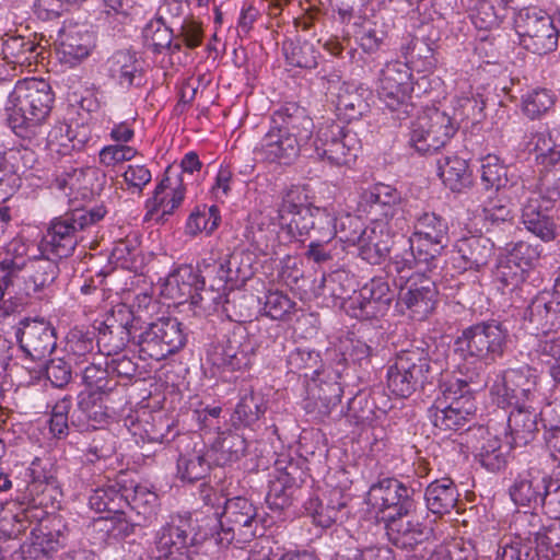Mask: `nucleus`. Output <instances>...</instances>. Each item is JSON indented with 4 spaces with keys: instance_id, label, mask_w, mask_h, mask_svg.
I'll return each mask as SVG.
<instances>
[{
    "instance_id": "obj_46",
    "label": "nucleus",
    "mask_w": 560,
    "mask_h": 560,
    "mask_svg": "<svg viewBox=\"0 0 560 560\" xmlns=\"http://www.w3.org/2000/svg\"><path fill=\"white\" fill-rule=\"evenodd\" d=\"M242 254H231L220 261L209 259L210 266L205 267L207 275L212 276L213 272L219 275V285L226 288L230 284L231 289L238 287L248 280L252 276L250 266L243 265Z\"/></svg>"
},
{
    "instance_id": "obj_31",
    "label": "nucleus",
    "mask_w": 560,
    "mask_h": 560,
    "mask_svg": "<svg viewBox=\"0 0 560 560\" xmlns=\"http://www.w3.org/2000/svg\"><path fill=\"white\" fill-rule=\"evenodd\" d=\"M388 540L400 549L412 550L429 540L433 529L413 513L410 516H383Z\"/></svg>"
},
{
    "instance_id": "obj_38",
    "label": "nucleus",
    "mask_w": 560,
    "mask_h": 560,
    "mask_svg": "<svg viewBox=\"0 0 560 560\" xmlns=\"http://www.w3.org/2000/svg\"><path fill=\"white\" fill-rule=\"evenodd\" d=\"M508 417V438L511 445L525 446L532 442L539 429L540 415L533 404L513 406Z\"/></svg>"
},
{
    "instance_id": "obj_27",
    "label": "nucleus",
    "mask_w": 560,
    "mask_h": 560,
    "mask_svg": "<svg viewBox=\"0 0 560 560\" xmlns=\"http://www.w3.org/2000/svg\"><path fill=\"white\" fill-rule=\"evenodd\" d=\"M185 194L186 187L182 174L173 178L167 168L162 180L155 186L153 196L145 201V220L165 221L183 203Z\"/></svg>"
},
{
    "instance_id": "obj_4",
    "label": "nucleus",
    "mask_w": 560,
    "mask_h": 560,
    "mask_svg": "<svg viewBox=\"0 0 560 560\" xmlns=\"http://www.w3.org/2000/svg\"><path fill=\"white\" fill-rule=\"evenodd\" d=\"M482 110L475 97H459L451 117L436 107H427L411 120L409 144L421 154H431L443 148L458 129V120L468 118L475 110Z\"/></svg>"
},
{
    "instance_id": "obj_17",
    "label": "nucleus",
    "mask_w": 560,
    "mask_h": 560,
    "mask_svg": "<svg viewBox=\"0 0 560 560\" xmlns=\"http://www.w3.org/2000/svg\"><path fill=\"white\" fill-rule=\"evenodd\" d=\"M524 328L532 335L544 336L546 339L541 351L555 357L560 352L556 335L560 330V303L544 290L535 295L527 306L524 317Z\"/></svg>"
},
{
    "instance_id": "obj_50",
    "label": "nucleus",
    "mask_w": 560,
    "mask_h": 560,
    "mask_svg": "<svg viewBox=\"0 0 560 560\" xmlns=\"http://www.w3.org/2000/svg\"><path fill=\"white\" fill-rule=\"evenodd\" d=\"M406 247H404L400 252L394 254L390 257L389 267L398 275L416 270V275H420L422 272H432L440 267L439 261L434 258L420 256L418 248L415 247V244H411V240L408 238L406 241Z\"/></svg>"
},
{
    "instance_id": "obj_43",
    "label": "nucleus",
    "mask_w": 560,
    "mask_h": 560,
    "mask_svg": "<svg viewBox=\"0 0 560 560\" xmlns=\"http://www.w3.org/2000/svg\"><path fill=\"white\" fill-rule=\"evenodd\" d=\"M97 174V170L92 167L71 168L57 175L52 187L69 198L86 197L93 191V180Z\"/></svg>"
},
{
    "instance_id": "obj_26",
    "label": "nucleus",
    "mask_w": 560,
    "mask_h": 560,
    "mask_svg": "<svg viewBox=\"0 0 560 560\" xmlns=\"http://www.w3.org/2000/svg\"><path fill=\"white\" fill-rule=\"evenodd\" d=\"M15 337L21 350L34 361L46 359L57 345L55 328L44 319H22Z\"/></svg>"
},
{
    "instance_id": "obj_41",
    "label": "nucleus",
    "mask_w": 560,
    "mask_h": 560,
    "mask_svg": "<svg viewBox=\"0 0 560 560\" xmlns=\"http://www.w3.org/2000/svg\"><path fill=\"white\" fill-rule=\"evenodd\" d=\"M209 259H202L196 266L182 265L168 277V285L177 288L178 298L188 301L203 284L207 283L205 267H209Z\"/></svg>"
},
{
    "instance_id": "obj_54",
    "label": "nucleus",
    "mask_w": 560,
    "mask_h": 560,
    "mask_svg": "<svg viewBox=\"0 0 560 560\" xmlns=\"http://www.w3.org/2000/svg\"><path fill=\"white\" fill-rule=\"evenodd\" d=\"M106 417L102 405L95 401L94 396H86L85 392H81L78 395L77 409L71 415V427L80 432L89 431L105 422Z\"/></svg>"
},
{
    "instance_id": "obj_55",
    "label": "nucleus",
    "mask_w": 560,
    "mask_h": 560,
    "mask_svg": "<svg viewBox=\"0 0 560 560\" xmlns=\"http://www.w3.org/2000/svg\"><path fill=\"white\" fill-rule=\"evenodd\" d=\"M221 223V212L218 206L197 205L189 213L185 223V234L195 237L201 233L211 235Z\"/></svg>"
},
{
    "instance_id": "obj_13",
    "label": "nucleus",
    "mask_w": 560,
    "mask_h": 560,
    "mask_svg": "<svg viewBox=\"0 0 560 560\" xmlns=\"http://www.w3.org/2000/svg\"><path fill=\"white\" fill-rule=\"evenodd\" d=\"M205 520L192 517L191 514H177L170 517L154 536L158 558H170L175 555L187 557L190 549L210 540Z\"/></svg>"
},
{
    "instance_id": "obj_57",
    "label": "nucleus",
    "mask_w": 560,
    "mask_h": 560,
    "mask_svg": "<svg viewBox=\"0 0 560 560\" xmlns=\"http://www.w3.org/2000/svg\"><path fill=\"white\" fill-rule=\"evenodd\" d=\"M512 447L515 446L511 445L509 441L504 444L497 435L488 433L477 456L482 467L494 472L501 470L506 465L508 455Z\"/></svg>"
},
{
    "instance_id": "obj_60",
    "label": "nucleus",
    "mask_w": 560,
    "mask_h": 560,
    "mask_svg": "<svg viewBox=\"0 0 560 560\" xmlns=\"http://www.w3.org/2000/svg\"><path fill=\"white\" fill-rule=\"evenodd\" d=\"M481 184L486 190L499 191L510 183L508 167L497 155H487L481 160Z\"/></svg>"
},
{
    "instance_id": "obj_22",
    "label": "nucleus",
    "mask_w": 560,
    "mask_h": 560,
    "mask_svg": "<svg viewBox=\"0 0 560 560\" xmlns=\"http://www.w3.org/2000/svg\"><path fill=\"white\" fill-rule=\"evenodd\" d=\"M395 299L394 291L383 278H372L346 305L347 313L360 320L384 317Z\"/></svg>"
},
{
    "instance_id": "obj_6",
    "label": "nucleus",
    "mask_w": 560,
    "mask_h": 560,
    "mask_svg": "<svg viewBox=\"0 0 560 560\" xmlns=\"http://www.w3.org/2000/svg\"><path fill=\"white\" fill-rule=\"evenodd\" d=\"M106 214L103 206L75 208L50 221L38 244V252L61 259L69 257L83 241V233Z\"/></svg>"
},
{
    "instance_id": "obj_10",
    "label": "nucleus",
    "mask_w": 560,
    "mask_h": 560,
    "mask_svg": "<svg viewBox=\"0 0 560 560\" xmlns=\"http://www.w3.org/2000/svg\"><path fill=\"white\" fill-rule=\"evenodd\" d=\"M509 337L508 327L497 319L477 323L465 328L455 339V352L463 359L493 363L504 353Z\"/></svg>"
},
{
    "instance_id": "obj_19",
    "label": "nucleus",
    "mask_w": 560,
    "mask_h": 560,
    "mask_svg": "<svg viewBox=\"0 0 560 560\" xmlns=\"http://www.w3.org/2000/svg\"><path fill=\"white\" fill-rule=\"evenodd\" d=\"M514 23L526 49L542 55L558 47V28L552 18L544 10L537 7L520 9Z\"/></svg>"
},
{
    "instance_id": "obj_21",
    "label": "nucleus",
    "mask_w": 560,
    "mask_h": 560,
    "mask_svg": "<svg viewBox=\"0 0 560 560\" xmlns=\"http://www.w3.org/2000/svg\"><path fill=\"white\" fill-rule=\"evenodd\" d=\"M417 490L398 480L386 477L371 485L368 501L378 512H388L385 516H410L417 509Z\"/></svg>"
},
{
    "instance_id": "obj_16",
    "label": "nucleus",
    "mask_w": 560,
    "mask_h": 560,
    "mask_svg": "<svg viewBox=\"0 0 560 560\" xmlns=\"http://www.w3.org/2000/svg\"><path fill=\"white\" fill-rule=\"evenodd\" d=\"M539 380L537 369L528 364L512 366L502 372L501 380L491 387V395L502 407L534 404L541 397Z\"/></svg>"
},
{
    "instance_id": "obj_59",
    "label": "nucleus",
    "mask_w": 560,
    "mask_h": 560,
    "mask_svg": "<svg viewBox=\"0 0 560 560\" xmlns=\"http://www.w3.org/2000/svg\"><path fill=\"white\" fill-rule=\"evenodd\" d=\"M282 50L287 62L292 67L311 70L315 69L318 65L319 52L314 44L307 40L284 42Z\"/></svg>"
},
{
    "instance_id": "obj_42",
    "label": "nucleus",
    "mask_w": 560,
    "mask_h": 560,
    "mask_svg": "<svg viewBox=\"0 0 560 560\" xmlns=\"http://www.w3.org/2000/svg\"><path fill=\"white\" fill-rule=\"evenodd\" d=\"M94 36L88 30L72 27L62 31L58 38V52L65 62L74 65L89 56Z\"/></svg>"
},
{
    "instance_id": "obj_40",
    "label": "nucleus",
    "mask_w": 560,
    "mask_h": 560,
    "mask_svg": "<svg viewBox=\"0 0 560 560\" xmlns=\"http://www.w3.org/2000/svg\"><path fill=\"white\" fill-rule=\"evenodd\" d=\"M354 277L343 268L336 269L329 273H324L318 282H314L313 292L316 296H322L327 304L336 306L354 291Z\"/></svg>"
},
{
    "instance_id": "obj_24",
    "label": "nucleus",
    "mask_w": 560,
    "mask_h": 560,
    "mask_svg": "<svg viewBox=\"0 0 560 560\" xmlns=\"http://www.w3.org/2000/svg\"><path fill=\"white\" fill-rule=\"evenodd\" d=\"M420 256L441 262V254L448 242V223L435 212H422L415 217L413 232L409 236Z\"/></svg>"
},
{
    "instance_id": "obj_37",
    "label": "nucleus",
    "mask_w": 560,
    "mask_h": 560,
    "mask_svg": "<svg viewBox=\"0 0 560 560\" xmlns=\"http://www.w3.org/2000/svg\"><path fill=\"white\" fill-rule=\"evenodd\" d=\"M58 258L51 255L42 254L30 257L26 261L20 264L12 261L13 268H25L28 272L27 287L39 298L47 296L46 291H50L51 285L59 275Z\"/></svg>"
},
{
    "instance_id": "obj_61",
    "label": "nucleus",
    "mask_w": 560,
    "mask_h": 560,
    "mask_svg": "<svg viewBox=\"0 0 560 560\" xmlns=\"http://www.w3.org/2000/svg\"><path fill=\"white\" fill-rule=\"evenodd\" d=\"M226 288L224 285L214 287L211 284H203L190 299L191 305L200 310L206 314H211L223 308L228 312L225 303L229 301L225 299Z\"/></svg>"
},
{
    "instance_id": "obj_25",
    "label": "nucleus",
    "mask_w": 560,
    "mask_h": 560,
    "mask_svg": "<svg viewBox=\"0 0 560 560\" xmlns=\"http://www.w3.org/2000/svg\"><path fill=\"white\" fill-rule=\"evenodd\" d=\"M438 290L435 282L420 275H411L407 277L396 301V307L399 312H409V315L422 320L431 314L436 305Z\"/></svg>"
},
{
    "instance_id": "obj_20",
    "label": "nucleus",
    "mask_w": 560,
    "mask_h": 560,
    "mask_svg": "<svg viewBox=\"0 0 560 560\" xmlns=\"http://www.w3.org/2000/svg\"><path fill=\"white\" fill-rule=\"evenodd\" d=\"M412 91L409 66L401 61L386 63L380 74L377 94L385 107L397 112L398 119H402V115L408 116L412 112L413 104L409 102Z\"/></svg>"
},
{
    "instance_id": "obj_7",
    "label": "nucleus",
    "mask_w": 560,
    "mask_h": 560,
    "mask_svg": "<svg viewBox=\"0 0 560 560\" xmlns=\"http://www.w3.org/2000/svg\"><path fill=\"white\" fill-rule=\"evenodd\" d=\"M411 346L400 350L389 363L386 372V383L389 392L397 397L408 398L419 388L432 383L440 374L441 366L432 362L428 348Z\"/></svg>"
},
{
    "instance_id": "obj_3",
    "label": "nucleus",
    "mask_w": 560,
    "mask_h": 560,
    "mask_svg": "<svg viewBox=\"0 0 560 560\" xmlns=\"http://www.w3.org/2000/svg\"><path fill=\"white\" fill-rule=\"evenodd\" d=\"M271 122L258 151L264 160L290 165L300 154L307 158L314 122L304 107L285 103L273 113Z\"/></svg>"
},
{
    "instance_id": "obj_33",
    "label": "nucleus",
    "mask_w": 560,
    "mask_h": 560,
    "mask_svg": "<svg viewBox=\"0 0 560 560\" xmlns=\"http://www.w3.org/2000/svg\"><path fill=\"white\" fill-rule=\"evenodd\" d=\"M108 77L121 90L141 88L145 83L143 61L130 49L115 51L106 62Z\"/></svg>"
},
{
    "instance_id": "obj_14",
    "label": "nucleus",
    "mask_w": 560,
    "mask_h": 560,
    "mask_svg": "<svg viewBox=\"0 0 560 560\" xmlns=\"http://www.w3.org/2000/svg\"><path fill=\"white\" fill-rule=\"evenodd\" d=\"M292 195L293 209H290L292 221V242H331L336 237L335 213L327 208L314 207L303 201L299 187L285 191Z\"/></svg>"
},
{
    "instance_id": "obj_8",
    "label": "nucleus",
    "mask_w": 560,
    "mask_h": 560,
    "mask_svg": "<svg viewBox=\"0 0 560 560\" xmlns=\"http://www.w3.org/2000/svg\"><path fill=\"white\" fill-rule=\"evenodd\" d=\"M292 195H283L276 209L268 212H254L248 215L243 236L250 246L262 255L276 254L281 245L292 243L293 209Z\"/></svg>"
},
{
    "instance_id": "obj_5",
    "label": "nucleus",
    "mask_w": 560,
    "mask_h": 560,
    "mask_svg": "<svg viewBox=\"0 0 560 560\" xmlns=\"http://www.w3.org/2000/svg\"><path fill=\"white\" fill-rule=\"evenodd\" d=\"M205 523L210 540L220 547H228L234 540L245 544L258 535L257 508L242 495L224 499L221 512L215 510Z\"/></svg>"
},
{
    "instance_id": "obj_64",
    "label": "nucleus",
    "mask_w": 560,
    "mask_h": 560,
    "mask_svg": "<svg viewBox=\"0 0 560 560\" xmlns=\"http://www.w3.org/2000/svg\"><path fill=\"white\" fill-rule=\"evenodd\" d=\"M535 548L539 551V560H560L559 520L544 526L540 536L537 537Z\"/></svg>"
},
{
    "instance_id": "obj_45",
    "label": "nucleus",
    "mask_w": 560,
    "mask_h": 560,
    "mask_svg": "<svg viewBox=\"0 0 560 560\" xmlns=\"http://www.w3.org/2000/svg\"><path fill=\"white\" fill-rule=\"evenodd\" d=\"M438 175L443 184L454 192H463L472 184V174L466 159L457 155H443L438 159Z\"/></svg>"
},
{
    "instance_id": "obj_51",
    "label": "nucleus",
    "mask_w": 560,
    "mask_h": 560,
    "mask_svg": "<svg viewBox=\"0 0 560 560\" xmlns=\"http://www.w3.org/2000/svg\"><path fill=\"white\" fill-rule=\"evenodd\" d=\"M246 439L237 432L220 435L208 450V456L217 466H225L237 462L246 452Z\"/></svg>"
},
{
    "instance_id": "obj_44",
    "label": "nucleus",
    "mask_w": 560,
    "mask_h": 560,
    "mask_svg": "<svg viewBox=\"0 0 560 560\" xmlns=\"http://www.w3.org/2000/svg\"><path fill=\"white\" fill-rule=\"evenodd\" d=\"M125 479H116L109 481L107 485L98 487L92 491L89 497V505L92 510L108 515L117 512H122L128 505Z\"/></svg>"
},
{
    "instance_id": "obj_53",
    "label": "nucleus",
    "mask_w": 560,
    "mask_h": 560,
    "mask_svg": "<svg viewBox=\"0 0 560 560\" xmlns=\"http://www.w3.org/2000/svg\"><path fill=\"white\" fill-rule=\"evenodd\" d=\"M266 410L267 402L264 395L252 389H245L240 397L231 420L236 428H249L265 415Z\"/></svg>"
},
{
    "instance_id": "obj_12",
    "label": "nucleus",
    "mask_w": 560,
    "mask_h": 560,
    "mask_svg": "<svg viewBox=\"0 0 560 560\" xmlns=\"http://www.w3.org/2000/svg\"><path fill=\"white\" fill-rule=\"evenodd\" d=\"M136 323L135 342L141 358L161 361L175 354L187 342L183 324L175 317H161L145 326Z\"/></svg>"
},
{
    "instance_id": "obj_39",
    "label": "nucleus",
    "mask_w": 560,
    "mask_h": 560,
    "mask_svg": "<svg viewBox=\"0 0 560 560\" xmlns=\"http://www.w3.org/2000/svg\"><path fill=\"white\" fill-rule=\"evenodd\" d=\"M423 498L428 511L441 516L450 513L456 506L459 492L453 479L443 477L427 486Z\"/></svg>"
},
{
    "instance_id": "obj_1",
    "label": "nucleus",
    "mask_w": 560,
    "mask_h": 560,
    "mask_svg": "<svg viewBox=\"0 0 560 560\" xmlns=\"http://www.w3.org/2000/svg\"><path fill=\"white\" fill-rule=\"evenodd\" d=\"M30 478L27 490L33 498V504L22 508L12 515L11 534L25 532L33 524L31 544L24 553L31 560H51L54 556L65 548L71 537L68 523L56 514L46 512L42 506L55 499L58 492L56 469L50 458L35 457L27 468Z\"/></svg>"
},
{
    "instance_id": "obj_58",
    "label": "nucleus",
    "mask_w": 560,
    "mask_h": 560,
    "mask_svg": "<svg viewBox=\"0 0 560 560\" xmlns=\"http://www.w3.org/2000/svg\"><path fill=\"white\" fill-rule=\"evenodd\" d=\"M81 383L86 387V396L105 395L114 392L118 381L109 375L108 366L90 363L81 372Z\"/></svg>"
},
{
    "instance_id": "obj_56",
    "label": "nucleus",
    "mask_w": 560,
    "mask_h": 560,
    "mask_svg": "<svg viewBox=\"0 0 560 560\" xmlns=\"http://www.w3.org/2000/svg\"><path fill=\"white\" fill-rule=\"evenodd\" d=\"M208 451L203 447L183 453L177 459V477L182 481L194 482L205 478L210 470Z\"/></svg>"
},
{
    "instance_id": "obj_47",
    "label": "nucleus",
    "mask_w": 560,
    "mask_h": 560,
    "mask_svg": "<svg viewBox=\"0 0 560 560\" xmlns=\"http://www.w3.org/2000/svg\"><path fill=\"white\" fill-rule=\"evenodd\" d=\"M125 494L127 497L128 505L126 510L136 512L137 516L144 524H151L156 517L159 508L158 494L151 491L148 487L126 481Z\"/></svg>"
},
{
    "instance_id": "obj_15",
    "label": "nucleus",
    "mask_w": 560,
    "mask_h": 560,
    "mask_svg": "<svg viewBox=\"0 0 560 560\" xmlns=\"http://www.w3.org/2000/svg\"><path fill=\"white\" fill-rule=\"evenodd\" d=\"M292 195L293 209H290L292 221V242H331L336 237L335 213L327 208L314 207L303 201L299 187L285 191Z\"/></svg>"
},
{
    "instance_id": "obj_29",
    "label": "nucleus",
    "mask_w": 560,
    "mask_h": 560,
    "mask_svg": "<svg viewBox=\"0 0 560 560\" xmlns=\"http://www.w3.org/2000/svg\"><path fill=\"white\" fill-rule=\"evenodd\" d=\"M549 472L537 465L517 472L509 487V495L516 506L537 509L540 506Z\"/></svg>"
},
{
    "instance_id": "obj_62",
    "label": "nucleus",
    "mask_w": 560,
    "mask_h": 560,
    "mask_svg": "<svg viewBox=\"0 0 560 560\" xmlns=\"http://www.w3.org/2000/svg\"><path fill=\"white\" fill-rule=\"evenodd\" d=\"M544 526L541 516L535 511L517 512L511 524V528L514 529L513 537L533 544V546L536 545Z\"/></svg>"
},
{
    "instance_id": "obj_32",
    "label": "nucleus",
    "mask_w": 560,
    "mask_h": 560,
    "mask_svg": "<svg viewBox=\"0 0 560 560\" xmlns=\"http://www.w3.org/2000/svg\"><path fill=\"white\" fill-rule=\"evenodd\" d=\"M256 342L244 334L234 332L214 347L212 363L219 368L238 371L252 365Z\"/></svg>"
},
{
    "instance_id": "obj_34",
    "label": "nucleus",
    "mask_w": 560,
    "mask_h": 560,
    "mask_svg": "<svg viewBox=\"0 0 560 560\" xmlns=\"http://www.w3.org/2000/svg\"><path fill=\"white\" fill-rule=\"evenodd\" d=\"M359 257L370 265H381L388 257L393 237L386 222L372 221L363 228L360 237L353 244Z\"/></svg>"
},
{
    "instance_id": "obj_49",
    "label": "nucleus",
    "mask_w": 560,
    "mask_h": 560,
    "mask_svg": "<svg viewBox=\"0 0 560 560\" xmlns=\"http://www.w3.org/2000/svg\"><path fill=\"white\" fill-rule=\"evenodd\" d=\"M142 37L145 46L155 54H161L164 50L175 54L182 50V43L179 39H175L173 30L161 16H155L147 22L142 30Z\"/></svg>"
},
{
    "instance_id": "obj_48",
    "label": "nucleus",
    "mask_w": 560,
    "mask_h": 560,
    "mask_svg": "<svg viewBox=\"0 0 560 560\" xmlns=\"http://www.w3.org/2000/svg\"><path fill=\"white\" fill-rule=\"evenodd\" d=\"M526 150L535 153L536 161L544 167L560 162V129L530 133Z\"/></svg>"
},
{
    "instance_id": "obj_63",
    "label": "nucleus",
    "mask_w": 560,
    "mask_h": 560,
    "mask_svg": "<svg viewBox=\"0 0 560 560\" xmlns=\"http://www.w3.org/2000/svg\"><path fill=\"white\" fill-rule=\"evenodd\" d=\"M36 48L35 43L24 36L7 35L2 40L1 52L10 62L23 65L37 56Z\"/></svg>"
},
{
    "instance_id": "obj_2",
    "label": "nucleus",
    "mask_w": 560,
    "mask_h": 560,
    "mask_svg": "<svg viewBox=\"0 0 560 560\" xmlns=\"http://www.w3.org/2000/svg\"><path fill=\"white\" fill-rule=\"evenodd\" d=\"M54 103L55 94L45 80H19L3 106L4 124L16 138L39 145L45 139Z\"/></svg>"
},
{
    "instance_id": "obj_11",
    "label": "nucleus",
    "mask_w": 560,
    "mask_h": 560,
    "mask_svg": "<svg viewBox=\"0 0 560 560\" xmlns=\"http://www.w3.org/2000/svg\"><path fill=\"white\" fill-rule=\"evenodd\" d=\"M361 149V142L355 132L332 120H325L318 127L316 135L312 132L307 159L326 160L336 166L351 165Z\"/></svg>"
},
{
    "instance_id": "obj_23",
    "label": "nucleus",
    "mask_w": 560,
    "mask_h": 560,
    "mask_svg": "<svg viewBox=\"0 0 560 560\" xmlns=\"http://www.w3.org/2000/svg\"><path fill=\"white\" fill-rule=\"evenodd\" d=\"M349 495L340 488L319 490L310 495L304 502V510L314 525L329 528L343 523L350 515Z\"/></svg>"
},
{
    "instance_id": "obj_18",
    "label": "nucleus",
    "mask_w": 560,
    "mask_h": 560,
    "mask_svg": "<svg viewBox=\"0 0 560 560\" xmlns=\"http://www.w3.org/2000/svg\"><path fill=\"white\" fill-rule=\"evenodd\" d=\"M342 393L341 373L338 370L331 366L315 370L306 382L303 408L313 420L322 421L340 402Z\"/></svg>"
},
{
    "instance_id": "obj_28",
    "label": "nucleus",
    "mask_w": 560,
    "mask_h": 560,
    "mask_svg": "<svg viewBox=\"0 0 560 560\" xmlns=\"http://www.w3.org/2000/svg\"><path fill=\"white\" fill-rule=\"evenodd\" d=\"M555 203L544 199L542 194L529 192L521 208V221L527 232L545 243L557 236L558 225L551 214Z\"/></svg>"
},
{
    "instance_id": "obj_36",
    "label": "nucleus",
    "mask_w": 560,
    "mask_h": 560,
    "mask_svg": "<svg viewBox=\"0 0 560 560\" xmlns=\"http://www.w3.org/2000/svg\"><path fill=\"white\" fill-rule=\"evenodd\" d=\"M494 253L493 243L481 235L459 238L454 245V261L460 270H480L488 265Z\"/></svg>"
},
{
    "instance_id": "obj_30",
    "label": "nucleus",
    "mask_w": 560,
    "mask_h": 560,
    "mask_svg": "<svg viewBox=\"0 0 560 560\" xmlns=\"http://www.w3.org/2000/svg\"><path fill=\"white\" fill-rule=\"evenodd\" d=\"M401 201V192L396 187L377 183L361 194L359 207L371 215L373 221L387 223L399 212Z\"/></svg>"
},
{
    "instance_id": "obj_35",
    "label": "nucleus",
    "mask_w": 560,
    "mask_h": 560,
    "mask_svg": "<svg viewBox=\"0 0 560 560\" xmlns=\"http://www.w3.org/2000/svg\"><path fill=\"white\" fill-rule=\"evenodd\" d=\"M138 317L130 306L121 304V323H102L98 327L97 347L107 357L118 354L130 340L135 341V328Z\"/></svg>"
},
{
    "instance_id": "obj_9",
    "label": "nucleus",
    "mask_w": 560,
    "mask_h": 560,
    "mask_svg": "<svg viewBox=\"0 0 560 560\" xmlns=\"http://www.w3.org/2000/svg\"><path fill=\"white\" fill-rule=\"evenodd\" d=\"M477 410L470 383L456 376L440 383V394L429 409L433 425L443 431L464 428Z\"/></svg>"
},
{
    "instance_id": "obj_52",
    "label": "nucleus",
    "mask_w": 560,
    "mask_h": 560,
    "mask_svg": "<svg viewBox=\"0 0 560 560\" xmlns=\"http://www.w3.org/2000/svg\"><path fill=\"white\" fill-rule=\"evenodd\" d=\"M296 480L292 472L285 469H277L268 483L266 503L272 511H281L291 505Z\"/></svg>"
}]
</instances>
